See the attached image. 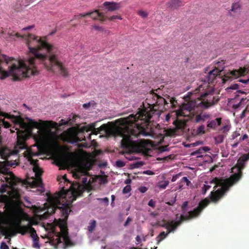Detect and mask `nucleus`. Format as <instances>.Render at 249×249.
Masks as SVG:
<instances>
[{
    "mask_svg": "<svg viewBox=\"0 0 249 249\" xmlns=\"http://www.w3.org/2000/svg\"><path fill=\"white\" fill-rule=\"evenodd\" d=\"M145 104L148 106H143L142 108L139 109L137 114H131L116 121L119 125L115 128V134L122 137V148L144 153L149 150L148 146L150 145V141L133 139L141 135L144 137L153 135L154 127L150 119L153 116L158 118L162 110L168 107L169 103L168 100L152 90L146 99Z\"/></svg>",
    "mask_w": 249,
    "mask_h": 249,
    "instance_id": "f257e3e1",
    "label": "nucleus"
},
{
    "mask_svg": "<svg viewBox=\"0 0 249 249\" xmlns=\"http://www.w3.org/2000/svg\"><path fill=\"white\" fill-rule=\"evenodd\" d=\"M15 36L25 39L29 52L33 54V56L27 59L20 60L17 61V64L13 63L8 71H4L0 66L2 60L0 59V78L4 79L11 75L13 80L17 81L31 75H36L39 71L38 65L40 64L48 71L53 73L59 71L64 77L69 75L67 69L60 61V51L57 47L33 34L22 36L19 33H16Z\"/></svg>",
    "mask_w": 249,
    "mask_h": 249,
    "instance_id": "f03ea898",
    "label": "nucleus"
},
{
    "mask_svg": "<svg viewBox=\"0 0 249 249\" xmlns=\"http://www.w3.org/2000/svg\"><path fill=\"white\" fill-rule=\"evenodd\" d=\"M68 193L64 189L53 195L48 196V203L45 204V209L47 210L46 214L51 215L55 212L56 209L61 211L62 218L55 220V225L59 227L60 232L56 235L57 243H63L64 248L71 246L73 244L68 234L67 219L70 212V206L72 202L76 199L73 193H71L70 199H67Z\"/></svg>",
    "mask_w": 249,
    "mask_h": 249,
    "instance_id": "7ed1b4c3",
    "label": "nucleus"
},
{
    "mask_svg": "<svg viewBox=\"0 0 249 249\" xmlns=\"http://www.w3.org/2000/svg\"><path fill=\"white\" fill-rule=\"evenodd\" d=\"M249 159V153L246 154L238 160L236 166L232 168V170H236L237 172L234 173L226 179L215 178L211 181L212 184H215L214 190L211 192L209 198L214 203L217 202L222 197L231 187L241 178V170L244 168V162Z\"/></svg>",
    "mask_w": 249,
    "mask_h": 249,
    "instance_id": "20e7f679",
    "label": "nucleus"
},
{
    "mask_svg": "<svg viewBox=\"0 0 249 249\" xmlns=\"http://www.w3.org/2000/svg\"><path fill=\"white\" fill-rule=\"evenodd\" d=\"M4 117L11 120L15 126L20 127L22 124V121L19 117L8 114H6ZM15 126L13 127V128L15 129V130L17 131V142H16V145L15 146V150L11 151L6 147L0 149V156L1 159L8 160L11 157L15 156L16 157L17 154L19 153V150H24L27 148L26 143H25L27 136L25 131L20 130Z\"/></svg>",
    "mask_w": 249,
    "mask_h": 249,
    "instance_id": "39448f33",
    "label": "nucleus"
},
{
    "mask_svg": "<svg viewBox=\"0 0 249 249\" xmlns=\"http://www.w3.org/2000/svg\"><path fill=\"white\" fill-rule=\"evenodd\" d=\"M210 201L213 202L211 200L209 201L207 198H205L200 201L199 203H198V206L195 208L194 210L188 212V215H180L178 220L175 221L174 220L168 221L163 219L160 222H159V225L160 227L167 230L168 232H174V231L177 230V227L179 226L183 221H189L194 218L197 217L203 210L209 205Z\"/></svg>",
    "mask_w": 249,
    "mask_h": 249,
    "instance_id": "423d86ee",
    "label": "nucleus"
},
{
    "mask_svg": "<svg viewBox=\"0 0 249 249\" xmlns=\"http://www.w3.org/2000/svg\"><path fill=\"white\" fill-rule=\"evenodd\" d=\"M213 89H210L200 95V97L195 100H191L186 104L182 105L183 107L186 109H192L194 108L206 109L214 105L218 101L216 97L213 95Z\"/></svg>",
    "mask_w": 249,
    "mask_h": 249,
    "instance_id": "0eeeda50",
    "label": "nucleus"
},
{
    "mask_svg": "<svg viewBox=\"0 0 249 249\" xmlns=\"http://www.w3.org/2000/svg\"><path fill=\"white\" fill-rule=\"evenodd\" d=\"M29 125L33 128L38 129V135L36 136V141L39 143H43L47 141L52 134L50 128H55L57 124L51 121H42L39 120L36 122L32 119H29Z\"/></svg>",
    "mask_w": 249,
    "mask_h": 249,
    "instance_id": "6e6552de",
    "label": "nucleus"
},
{
    "mask_svg": "<svg viewBox=\"0 0 249 249\" xmlns=\"http://www.w3.org/2000/svg\"><path fill=\"white\" fill-rule=\"evenodd\" d=\"M184 109L182 105L178 109L173 110L165 115V121L168 122L171 118L174 120V128L171 130V134L182 132L185 128L186 120L180 118L186 116V113L184 112Z\"/></svg>",
    "mask_w": 249,
    "mask_h": 249,
    "instance_id": "1a4fd4ad",
    "label": "nucleus"
},
{
    "mask_svg": "<svg viewBox=\"0 0 249 249\" xmlns=\"http://www.w3.org/2000/svg\"><path fill=\"white\" fill-rule=\"evenodd\" d=\"M242 77L238 80V82H242L244 84L249 83V66L240 67L237 70H233L225 74L222 78V82L225 83L228 79Z\"/></svg>",
    "mask_w": 249,
    "mask_h": 249,
    "instance_id": "9d476101",
    "label": "nucleus"
},
{
    "mask_svg": "<svg viewBox=\"0 0 249 249\" xmlns=\"http://www.w3.org/2000/svg\"><path fill=\"white\" fill-rule=\"evenodd\" d=\"M31 153H29L27 156V159L30 164L33 166V171L35 174V177L32 178L31 181L29 182V184L32 187H42L43 183L41 175L42 174V171L38 166V160L33 159Z\"/></svg>",
    "mask_w": 249,
    "mask_h": 249,
    "instance_id": "9b49d317",
    "label": "nucleus"
},
{
    "mask_svg": "<svg viewBox=\"0 0 249 249\" xmlns=\"http://www.w3.org/2000/svg\"><path fill=\"white\" fill-rule=\"evenodd\" d=\"M202 109H200L199 108H194L192 109H185V112L187 114H186V116H184V117L188 118V119L185 120L187 121L190 120L195 123L205 122L206 119L201 117V112L200 111Z\"/></svg>",
    "mask_w": 249,
    "mask_h": 249,
    "instance_id": "f8f14e48",
    "label": "nucleus"
},
{
    "mask_svg": "<svg viewBox=\"0 0 249 249\" xmlns=\"http://www.w3.org/2000/svg\"><path fill=\"white\" fill-rule=\"evenodd\" d=\"M95 125L94 124H92L86 126L82 128V134L84 132L88 133L90 131H92V130H95ZM85 140V136L82 134V137L80 138L79 137V134L75 133L71 135H69L68 136V142L71 143H74L76 142H81L82 141Z\"/></svg>",
    "mask_w": 249,
    "mask_h": 249,
    "instance_id": "ddd939ff",
    "label": "nucleus"
},
{
    "mask_svg": "<svg viewBox=\"0 0 249 249\" xmlns=\"http://www.w3.org/2000/svg\"><path fill=\"white\" fill-rule=\"evenodd\" d=\"M219 74L220 70L217 68L209 71L208 75L204 79V82L208 83L209 85H213L215 80L218 77Z\"/></svg>",
    "mask_w": 249,
    "mask_h": 249,
    "instance_id": "4468645a",
    "label": "nucleus"
},
{
    "mask_svg": "<svg viewBox=\"0 0 249 249\" xmlns=\"http://www.w3.org/2000/svg\"><path fill=\"white\" fill-rule=\"evenodd\" d=\"M4 179L5 180V182L11 187H14L18 183H21V180L17 178L15 175L11 172L7 174L6 177H4Z\"/></svg>",
    "mask_w": 249,
    "mask_h": 249,
    "instance_id": "2eb2a0df",
    "label": "nucleus"
},
{
    "mask_svg": "<svg viewBox=\"0 0 249 249\" xmlns=\"http://www.w3.org/2000/svg\"><path fill=\"white\" fill-rule=\"evenodd\" d=\"M104 6L106 7L108 11H115L120 8V3L116 2L105 1L103 3Z\"/></svg>",
    "mask_w": 249,
    "mask_h": 249,
    "instance_id": "dca6fc26",
    "label": "nucleus"
},
{
    "mask_svg": "<svg viewBox=\"0 0 249 249\" xmlns=\"http://www.w3.org/2000/svg\"><path fill=\"white\" fill-rule=\"evenodd\" d=\"M89 16L91 17V18L94 20L98 19L102 22H104L107 20V18L104 14L103 13L99 12L98 10H95L92 12H90Z\"/></svg>",
    "mask_w": 249,
    "mask_h": 249,
    "instance_id": "f3484780",
    "label": "nucleus"
},
{
    "mask_svg": "<svg viewBox=\"0 0 249 249\" xmlns=\"http://www.w3.org/2000/svg\"><path fill=\"white\" fill-rule=\"evenodd\" d=\"M221 124V118H217L215 119V120H209L207 122V126L208 128L212 129L213 130H215L216 127L219 126Z\"/></svg>",
    "mask_w": 249,
    "mask_h": 249,
    "instance_id": "a211bd4d",
    "label": "nucleus"
},
{
    "mask_svg": "<svg viewBox=\"0 0 249 249\" xmlns=\"http://www.w3.org/2000/svg\"><path fill=\"white\" fill-rule=\"evenodd\" d=\"M209 151V148L207 146L201 147L198 149L191 153V156H197V158H202L203 155L206 152Z\"/></svg>",
    "mask_w": 249,
    "mask_h": 249,
    "instance_id": "6ab92c4d",
    "label": "nucleus"
},
{
    "mask_svg": "<svg viewBox=\"0 0 249 249\" xmlns=\"http://www.w3.org/2000/svg\"><path fill=\"white\" fill-rule=\"evenodd\" d=\"M9 196L13 201L18 202L20 199L19 191L17 189H12L11 191L9 192Z\"/></svg>",
    "mask_w": 249,
    "mask_h": 249,
    "instance_id": "aec40b11",
    "label": "nucleus"
},
{
    "mask_svg": "<svg viewBox=\"0 0 249 249\" xmlns=\"http://www.w3.org/2000/svg\"><path fill=\"white\" fill-rule=\"evenodd\" d=\"M240 4L239 1L232 3L231 6V9L229 11V14L231 16H233L232 13H238L240 12Z\"/></svg>",
    "mask_w": 249,
    "mask_h": 249,
    "instance_id": "412c9836",
    "label": "nucleus"
},
{
    "mask_svg": "<svg viewBox=\"0 0 249 249\" xmlns=\"http://www.w3.org/2000/svg\"><path fill=\"white\" fill-rule=\"evenodd\" d=\"M168 4L169 7L175 9H178L183 5L182 2L180 0H171Z\"/></svg>",
    "mask_w": 249,
    "mask_h": 249,
    "instance_id": "4be33fe9",
    "label": "nucleus"
},
{
    "mask_svg": "<svg viewBox=\"0 0 249 249\" xmlns=\"http://www.w3.org/2000/svg\"><path fill=\"white\" fill-rule=\"evenodd\" d=\"M170 232H168V231H167V232H166L165 231H162L160 233L159 235L156 237L157 244H159L160 242L164 239Z\"/></svg>",
    "mask_w": 249,
    "mask_h": 249,
    "instance_id": "5701e85b",
    "label": "nucleus"
},
{
    "mask_svg": "<svg viewBox=\"0 0 249 249\" xmlns=\"http://www.w3.org/2000/svg\"><path fill=\"white\" fill-rule=\"evenodd\" d=\"M18 159V156L15 157V156H11L9 159H4L2 158L3 160H6L7 161V163H8L9 165L11 166L13 165H18V162H17V160Z\"/></svg>",
    "mask_w": 249,
    "mask_h": 249,
    "instance_id": "b1692460",
    "label": "nucleus"
},
{
    "mask_svg": "<svg viewBox=\"0 0 249 249\" xmlns=\"http://www.w3.org/2000/svg\"><path fill=\"white\" fill-rule=\"evenodd\" d=\"M96 226V221L94 220H91L89 222V225L88 226V231L89 232H91L95 230V227Z\"/></svg>",
    "mask_w": 249,
    "mask_h": 249,
    "instance_id": "393cba45",
    "label": "nucleus"
},
{
    "mask_svg": "<svg viewBox=\"0 0 249 249\" xmlns=\"http://www.w3.org/2000/svg\"><path fill=\"white\" fill-rule=\"evenodd\" d=\"M225 137L224 135H218L214 137L215 143L220 144L222 143L224 138Z\"/></svg>",
    "mask_w": 249,
    "mask_h": 249,
    "instance_id": "a878e982",
    "label": "nucleus"
},
{
    "mask_svg": "<svg viewBox=\"0 0 249 249\" xmlns=\"http://www.w3.org/2000/svg\"><path fill=\"white\" fill-rule=\"evenodd\" d=\"M18 231L22 234H25L28 231V228L26 226H22L19 224L17 227Z\"/></svg>",
    "mask_w": 249,
    "mask_h": 249,
    "instance_id": "bb28decb",
    "label": "nucleus"
},
{
    "mask_svg": "<svg viewBox=\"0 0 249 249\" xmlns=\"http://www.w3.org/2000/svg\"><path fill=\"white\" fill-rule=\"evenodd\" d=\"M168 99H169V100H168V103H169L170 104H171V107H172V108H175L176 107H177V100L174 98V97H172V98H169L168 97Z\"/></svg>",
    "mask_w": 249,
    "mask_h": 249,
    "instance_id": "cd10ccee",
    "label": "nucleus"
},
{
    "mask_svg": "<svg viewBox=\"0 0 249 249\" xmlns=\"http://www.w3.org/2000/svg\"><path fill=\"white\" fill-rule=\"evenodd\" d=\"M168 184L169 182L168 180L163 181L159 182V184H158V187H159L160 189H165V188L168 185Z\"/></svg>",
    "mask_w": 249,
    "mask_h": 249,
    "instance_id": "c85d7f7f",
    "label": "nucleus"
},
{
    "mask_svg": "<svg viewBox=\"0 0 249 249\" xmlns=\"http://www.w3.org/2000/svg\"><path fill=\"white\" fill-rule=\"evenodd\" d=\"M205 129V126L204 125H201L199 126V127H197L196 130V134L197 135H200V134H203L205 133V130H204Z\"/></svg>",
    "mask_w": 249,
    "mask_h": 249,
    "instance_id": "c756f323",
    "label": "nucleus"
},
{
    "mask_svg": "<svg viewBox=\"0 0 249 249\" xmlns=\"http://www.w3.org/2000/svg\"><path fill=\"white\" fill-rule=\"evenodd\" d=\"M183 183H185L186 185L188 186L190 184V181L186 177H183L182 179L180 180L179 183L182 184Z\"/></svg>",
    "mask_w": 249,
    "mask_h": 249,
    "instance_id": "7c9ffc66",
    "label": "nucleus"
},
{
    "mask_svg": "<svg viewBox=\"0 0 249 249\" xmlns=\"http://www.w3.org/2000/svg\"><path fill=\"white\" fill-rule=\"evenodd\" d=\"M138 15L142 18H145L148 16L147 12L142 10L138 11Z\"/></svg>",
    "mask_w": 249,
    "mask_h": 249,
    "instance_id": "2f4dec72",
    "label": "nucleus"
},
{
    "mask_svg": "<svg viewBox=\"0 0 249 249\" xmlns=\"http://www.w3.org/2000/svg\"><path fill=\"white\" fill-rule=\"evenodd\" d=\"M115 164H116V166L119 168L123 167L125 165V163L121 160H118L115 162Z\"/></svg>",
    "mask_w": 249,
    "mask_h": 249,
    "instance_id": "473e14b6",
    "label": "nucleus"
},
{
    "mask_svg": "<svg viewBox=\"0 0 249 249\" xmlns=\"http://www.w3.org/2000/svg\"><path fill=\"white\" fill-rule=\"evenodd\" d=\"M107 19H109V20H115V19H119V20H122V18L120 16H118V15H115V16H113L112 17H110L109 18H106Z\"/></svg>",
    "mask_w": 249,
    "mask_h": 249,
    "instance_id": "72a5a7b5",
    "label": "nucleus"
},
{
    "mask_svg": "<svg viewBox=\"0 0 249 249\" xmlns=\"http://www.w3.org/2000/svg\"><path fill=\"white\" fill-rule=\"evenodd\" d=\"M188 205V202L185 201L184 203H183L182 205V212L183 213H185L186 212V207H187V206Z\"/></svg>",
    "mask_w": 249,
    "mask_h": 249,
    "instance_id": "f704fd0d",
    "label": "nucleus"
},
{
    "mask_svg": "<svg viewBox=\"0 0 249 249\" xmlns=\"http://www.w3.org/2000/svg\"><path fill=\"white\" fill-rule=\"evenodd\" d=\"M97 200L104 202L107 206L108 205V198L107 197L104 198H97Z\"/></svg>",
    "mask_w": 249,
    "mask_h": 249,
    "instance_id": "c9c22d12",
    "label": "nucleus"
},
{
    "mask_svg": "<svg viewBox=\"0 0 249 249\" xmlns=\"http://www.w3.org/2000/svg\"><path fill=\"white\" fill-rule=\"evenodd\" d=\"M230 129V128H229V126L228 125H225L221 128L220 130L222 131L223 133H227V132H228L229 130Z\"/></svg>",
    "mask_w": 249,
    "mask_h": 249,
    "instance_id": "e433bc0d",
    "label": "nucleus"
},
{
    "mask_svg": "<svg viewBox=\"0 0 249 249\" xmlns=\"http://www.w3.org/2000/svg\"><path fill=\"white\" fill-rule=\"evenodd\" d=\"M89 12L83 13V14H80V15H79L78 16H74V18H75V19H77V18H79L82 17H86V16H89Z\"/></svg>",
    "mask_w": 249,
    "mask_h": 249,
    "instance_id": "4c0bfd02",
    "label": "nucleus"
},
{
    "mask_svg": "<svg viewBox=\"0 0 249 249\" xmlns=\"http://www.w3.org/2000/svg\"><path fill=\"white\" fill-rule=\"evenodd\" d=\"M1 125L4 126V128H8L10 127V124L9 122H5L4 120H1Z\"/></svg>",
    "mask_w": 249,
    "mask_h": 249,
    "instance_id": "58836bf2",
    "label": "nucleus"
},
{
    "mask_svg": "<svg viewBox=\"0 0 249 249\" xmlns=\"http://www.w3.org/2000/svg\"><path fill=\"white\" fill-rule=\"evenodd\" d=\"M130 191V186L129 185H127L123 189V193L124 194H128Z\"/></svg>",
    "mask_w": 249,
    "mask_h": 249,
    "instance_id": "ea45409f",
    "label": "nucleus"
},
{
    "mask_svg": "<svg viewBox=\"0 0 249 249\" xmlns=\"http://www.w3.org/2000/svg\"><path fill=\"white\" fill-rule=\"evenodd\" d=\"M238 89V85L237 84H233L229 88H228V89H232V90H236Z\"/></svg>",
    "mask_w": 249,
    "mask_h": 249,
    "instance_id": "a19ab883",
    "label": "nucleus"
},
{
    "mask_svg": "<svg viewBox=\"0 0 249 249\" xmlns=\"http://www.w3.org/2000/svg\"><path fill=\"white\" fill-rule=\"evenodd\" d=\"M0 249H9V247L6 245V243L2 242L0 245Z\"/></svg>",
    "mask_w": 249,
    "mask_h": 249,
    "instance_id": "79ce46f5",
    "label": "nucleus"
},
{
    "mask_svg": "<svg viewBox=\"0 0 249 249\" xmlns=\"http://www.w3.org/2000/svg\"><path fill=\"white\" fill-rule=\"evenodd\" d=\"M148 189L147 187L145 186H141L139 188V191H140L141 193H145L147 191Z\"/></svg>",
    "mask_w": 249,
    "mask_h": 249,
    "instance_id": "37998d69",
    "label": "nucleus"
},
{
    "mask_svg": "<svg viewBox=\"0 0 249 249\" xmlns=\"http://www.w3.org/2000/svg\"><path fill=\"white\" fill-rule=\"evenodd\" d=\"M71 121V119L69 120L68 121H66L63 119H61V121H60L59 123V126H61L62 125H66L69 124V122Z\"/></svg>",
    "mask_w": 249,
    "mask_h": 249,
    "instance_id": "c03bdc74",
    "label": "nucleus"
},
{
    "mask_svg": "<svg viewBox=\"0 0 249 249\" xmlns=\"http://www.w3.org/2000/svg\"><path fill=\"white\" fill-rule=\"evenodd\" d=\"M201 143V142H196L195 143H191V144H186L185 145V146L186 147H190L191 146H195L199 144H200Z\"/></svg>",
    "mask_w": 249,
    "mask_h": 249,
    "instance_id": "a18cd8bd",
    "label": "nucleus"
},
{
    "mask_svg": "<svg viewBox=\"0 0 249 249\" xmlns=\"http://www.w3.org/2000/svg\"><path fill=\"white\" fill-rule=\"evenodd\" d=\"M60 180H62L64 181V182H68L70 183L69 180H68L67 178H66V175L63 176L61 178H58V181L61 182Z\"/></svg>",
    "mask_w": 249,
    "mask_h": 249,
    "instance_id": "49530a36",
    "label": "nucleus"
},
{
    "mask_svg": "<svg viewBox=\"0 0 249 249\" xmlns=\"http://www.w3.org/2000/svg\"><path fill=\"white\" fill-rule=\"evenodd\" d=\"M34 247L35 248H39V246L38 245V237L36 238L34 240Z\"/></svg>",
    "mask_w": 249,
    "mask_h": 249,
    "instance_id": "de8ad7c7",
    "label": "nucleus"
},
{
    "mask_svg": "<svg viewBox=\"0 0 249 249\" xmlns=\"http://www.w3.org/2000/svg\"><path fill=\"white\" fill-rule=\"evenodd\" d=\"M4 219V215L3 213L0 212V226L3 224V220Z\"/></svg>",
    "mask_w": 249,
    "mask_h": 249,
    "instance_id": "09e8293b",
    "label": "nucleus"
},
{
    "mask_svg": "<svg viewBox=\"0 0 249 249\" xmlns=\"http://www.w3.org/2000/svg\"><path fill=\"white\" fill-rule=\"evenodd\" d=\"M148 205L150 207H151L152 208L155 207V202L152 199H150V201L148 202Z\"/></svg>",
    "mask_w": 249,
    "mask_h": 249,
    "instance_id": "8fccbe9b",
    "label": "nucleus"
},
{
    "mask_svg": "<svg viewBox=\"0 0 249 249\" xmlns=\"http://www.w3.org/2000/svg\"><path fill=\"white\" fill-rule=\"evenodd\" d=\"M211 188V186L208 185H204L203 187V194H206V191Z\"/></svg>",
    "mask_w": 249,
    "mask_h": 249,
    "instance_id": "3c124183",
    "label": "nucleus"
},
{
    "mask_svg": "<svg viewBox=\"0 0 249 249\" xmlns=\"http://www.w3.org/2000/svg\"><path fill=\"white\" fill-rule=\"evenodd\" d=\"M131 221H132V219L130 217H128V218H127L126 221H125V223H124V227H127V226L128 225L129 223L131 222Z\"/></svg>",
    "mask_w": 249,
    "mask_h": 249,
    "instance_id": "603ef678",
    "label": "nucleus"
},
{
    "mask_svg": "<svg viewBox=\"0 0 249 249\" xmlns=\"http://www.w3.org/2000/svg\"><path fill=\"white\" fill-rule=\"evenodd\" d=\"M201 117H202L204 119L207 120L209 119L210 115L209 114L207 113L201 114Z\"/></svg>",
    "mask_w": 249,
    "mask_h": 249,
    "instance_id": "864d4df0",
    "label": "nucleus"
},
{
    "mask_svg": "<svg viewBox=\"0 0 249 249\" xmlns=\"http://www.w3.org/2000/svg\"><path fill=\"white\" fill-rule=\"evenodd\" d=\"M143 174L147 175H154V172H153L151 170H147L143 172Z\"/></svg>",
    "mask_w": 249,
    "mask_h": 249,
    "instance_id": "5fc2aeb1",
    "label": "nucleus"
},
{
    "mask_svg": "<svg viewBox=\"0 0 249 249\" xmlns=\"http://www.w3.org/2000/svg\"><path fill=\"white\" fill-rule=\"evenodd\" d=\"M93 29L96 31H102L103 28L102 27L97 26V25H94L93 26Z\"/></svg>",
    "mask_w": 249,
    "mask_h": 249,
    "instance_id": "6e6d98bb",
    "label": "nucleus"
},
{
    "mask_svg": "<svg viewBox=\"0 0 249 249\" xmlns=\"http://www.w3.org/2000/svg\"><path fill=\"white\" fill-rule=\"evenodd\" d=\"M3 59H4V61H5L6 64H7V63L12 59L6 56V55L3 56Z\"/></svg>",
    "mask_w": 249,
    "mask_h": 249,
    "instance_id": "4d7b16f0",
    "label": "nucleus"
},
{
    "mask_svg": "<svg viewBox=\"0 0 249 249\" xmlns=\"http://www.w3.org/2000/svg\"><path fill=\"white\" fill-rule=\"evenodd\" d=\"M90 106V103H85L83 104V107L84 108H88Z\"/></svg>",
    "mask_w": 249,
    "mask_h": 249,
    "instance_id": "13d9d810",
    "label": "nucleus"
},
{
    "mask_svg": "<svg viewBox=\"0 0 249 249\" xmlns=\"http://www.w3.org/2000/svg\"><path fill=\"white\" fill-rule=\"evenodd\" d=\"M178 178V175H176L172 177V178H171V181L174 182L177 180Z\"/></svg>",
    "mask_w": 249,
    "mask_h": 249,
    "instance_id": "bf43d9fd",
    "label": "nucleus"
},
{
    "mask_svg": "<svg viewBox=\"0 0 249 249\" xmlns=\"http://www.w3.org/2000/svg\"><path fill=\"white\" fill-rule=\"evenodd\" d=\"M247 138H248L247 135L244 134V135L242 136V137L240 138V140L241 141H243L245 140L246 139H247Z\"/></svg>",
    "mask_w": 249,
    "mask_h": 249,
    "instance_id": "052dcab7",
    "label": "nucleus"
},
{
    "mask_svg": "<svg viewBox=\"0 0 249 249\" xmlns=\"http://www.w3.org/2000/svg\"><path fill=\"white\" fill-rule=\"evenodd\" d=\"M142 165H143V163L142 162H137L135 164V167H139Z\"/></svg>",
    "mask_w": 249,
    "mask_h": 249,
    "instance_id": "680f3d73",
    "label": "nucleus"
},
{
    "mask_svg": "<svg viewBox=\"0 0 249 249\" xmlns=\"http://www.w3.org/2000/svg\"><path fill=\"white\" fill-rule=\"evenodd\" d=\"M101 182L104 184L106 183L107 182V178H102V179H101Z\"/></svg>",
    "mask_w": 249,
    "mask_h": 249,
    "instance_id": "e2e57ef3",
    "label": "nucleus"
},
{
    "mask_svg": "<svg viewBox=\"0 0 249 249\" xmlns=\"http://www.w3.org/2000/svg\"><path fill=\"white\" fill-rule=\"evenodd\" d=\"M246 113V110L244 109V110H243L242 111V113H241V118H243L245 116V113Z\"/></svg>",
    "mask_w": 249,
    "mask_h": 249,
    "instance_id": "0e129e2a",
    "label": "nucleus"
},
{
    "mask_svg": "<svg viewBox=\"0 0 249 249\" xmlns=\"http://www.w3.org/2000/svg\"><path fill=\"white\" fill-rule=\"evenodd\" d=\"M82 182H83V184H86L87 182V178L84 177L83 178V179H82Z\"/></svg>",
    "mask_w": 249,
    "mask_h": 249,
    "instance_id": "69168bd1",
    "label": "nucleus"
},
{
    "mask_svg": "<svg viewBox=\"0 0 249 249\" xmlns=\"http://www.w3.org/2000/svg\"><path fill=\"white\" fill-rule=\"evenodd\" d=\"M88 146V145H87V144L86 143H81L80 144V145H79V147H87Z\"/></svg>",
    "mask_w": 249,
    "mask_h": 249,
    "instance_id": "338daca9",
    "label": "nucleus"
},
{
    "mask_svg": "<svg viewBox=\"0 0 249 249\" xmlns=\"http://www.w3.org/2000/svg\"><path fill=\"white\" fill-rule=\"evenodd\" d=\"M33 28V26H29L23 29V30H27Z\"/></svg>",
    "mask_w": 249,
    "mask_h": 249,
    "instance_id": "774afa93",
    "label": "nucleus"
}]
</instances>
